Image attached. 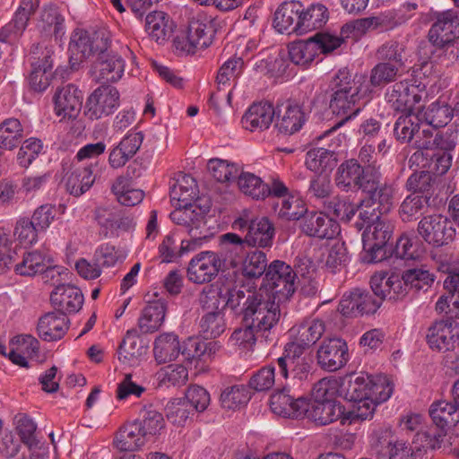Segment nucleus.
<instances>
[{"label": "nucleus", "mask_w": 459, "mask_h": 459, "mask_svg": "<svg viewBox=\"0 0 459 459\" xmlns=\"http://www.w3.org/2000/svg\"><path fill=\"white\" fill-rule=\"evenodd\" d=\"M417 113L421 122L427 123L434 128L446 126L453 117L452 108L448 105L437 101Z\"/></svg>", "instance_id": "nucleus-48"}, {"label": "nucleus", "mask_w": 459, "mask_h": 459, "mask_svg": "<svg viewBox=\"0 0 459 459\" xmlns=\"http://www.w3.org/2000/svg\"><path fill=\"white\" fill-rule=\"evenodd\" d=\"M331 385L332 383L329 380H320L315 387L316 400L309 403L306 399L303 416L319 426L330 424L337 420H341L342 424V420L347 413L341 403L330 398L333 394V392L330 394V390L333 389Z\"/></svg>", "instance_id": "nucleus-4"}, {"label": "nucleus", "mask_w": 459, "mask_h": 459, "mask_svg": "<svg viewBox=\"0 0 459 459\" xmlns=\"http://www.w3.org/2000/svg\"><path fill=\"white\" fill-rule=\"evenodd\" d=\"M394 224L387 218L376 216V221L367 226L362 240L376 242L377 246H385L392 237Z\"/></svg>", "instance_id": "nucleus-50"}, {"label": "nucleus", "mask_w": 459, "mask_h": 459, "mask_svg": "<svg viewBox=\"0 0 459 459\" xmlns=\"http://www.w3.org/2000/svg\"><path fill=\"white\" fill-rule=\"evenodd\" d=\"M425 90V85L418 82L416 79H404L387 88L385 98L394 110L412 112L415 106L421 101Z\"/></svg>", "instance_id": "nucleus-8"}, {"label": "nucleus", "mask_w": 459, "mask_h": 459, "mask_svg": "<svg viewBox=\"0 0 459 459\" xmlns=\"http://www.w3.org/2000/svg\"><path fill=\"white\" fill-rule=\"evenodd\" d=\"M168 15L163 12H152L145 19V30L157 42L164 41L171 32Z\"/></svg>", "instance_id": "nucleus-54"}, {"label": "nucleus", "mask_w": 459, "mask_h": 459, "mask_svg": "<svg viewBox=\"0 0 459 459\" xmlns=\"http://www.w3.org/2000/svg\"><path fill=\"white\" fill-rule=\"evenodd\" d=\"M375 445L380 452H384L386 449L389 459H418V455L411 445L403 440L395 439L392 430L389 429L379 431Z\"/></svg>", "instance_id": "nucleus-31"}, {"label": "nucleus", "mask_w": 459, "mask_h": 459, "mask_svg": "<svg viewBox=\"0 0 459 459\" xmlns=\"http://www.w3.org/2000/svg\"><path fill=\"white\" fill-rule=\"evenodd\" d=\"M375 173H369L356 159L344 160L336 170L335 185L342 191L353 188L363 192L364 186L369 182Z\"/></svg>", "instance_id": "nucleus-19"}, {"label": "nucleus", "mask_w": 459, "mask_h": 459, "mask_svg": "<svg viewBox=\"0 0 459 459\" xmlns=\"http://www.w3.org/2000/svg\"><path fill=\"white\" fill-rule=\"evenodd\" d=\"M296 273L290 265L281 260H274L267 268L265 277L270 287L273 299L280 307V303L289 300L296 291ZM267 298L271 299L265 291L259 290Z\"/></svg>", "instance_id": "nucleus-7"}, {"label": "nucleus", "mask_w": 459, "mask_h": 459, "mask_svg": "<svg viewBox=\"0 0 459 459\" xmlns=\"http://www.w3.org/2000/svg\"><path fill=\"white\" fill-rule=\"evenodd\" d=\"M246 238H242L236 233H226L220 237L221 254L226 260H230L232 265L240 263L247 254Z\"/></svg>", "instance_id": "nucleus-42"}, {"label": "nucleus", "mask_w": 459, "mask_h": 459, "mask_svg": "<svg viewBox=\"0 0 459 459\" xmlns=\"http://www.w3.org/2000/svg\"><path fill=\"white\" fill-rule=\"evenodd\" d=\"M197 185L195 178L189 175H183L174 186L170 196L178 200L179 205H187L195 200L197 195Z\"/></svg>", "instance_id": "nucleus-56"}, {"label": "nucleus", "mask_w": 459, "mask_h": 459, "mask_svg": "<svg viewBox=\"0 0 459 459\" xmlns=\"http://www.w3.org/2000/svg\"><path fill=\"white\" fill-rule=\"evenodd\" d=\"M380 179L381 174H375L370 181L366 183L363 193L368 195V199L362 200L360 204L366 208L377 204L379 214L385 215L394 207L396 188L391 183H381Z\"/></svg>", "instance_id": "nucleus-16"}, {"label": "nucleus", "mask_w": 459, "mask_h": 459, "mask_svg": "<svg viewBox=\"0 0 459 459\" xmlns=\"http://www.w3.org/2000/svg\"><path fill=\"white\" fill-rule=\"evenodd\" d=\"M435 274L426 265L408 268L403 272V279L411 290L427 291L435 281Z\"/></svg>", "instance_id": "nucleus-49"}, {"label": "nucleus", "mask_w": 459, "mask_h": 459, "mask_svg": "<svg viewBox=\"0 0 459 459\" xmlns=\"http://www.w3.org/2000/svg\"><path fill=\"white\" fill-rule=\"evenodd\" d=\"M167 312V302L156 299L148 302L138 319V327L142 333L157 331L163 324Z\"/></svg>", "instance_id": "nucleus-32"}, {"label": "nucleus", "mask_w": 459, "mask_h": 459, "mask_svg": "<svg viewBox=\"0 0 459 459\" xmlns=\"http://www.w3.org/2000/svg\"><path fill=\"white\" fill-rule=\"evenodd\" d=\"M233 228L247 230L245 238L247 246L267 247L273 244L274 227L266 217H257L250 221L238 218L233 222Z\"/></svg>", "instance_id": "nucleus-18"}, {"label": "nucleus", "mask_w": 459, "mask_h": 459, "mask_svg": "<svg viewBox=\"0 0 459 459\" xmlns=\"http://www.w3.org/2000/svg\"><path fill=\"white\" fill-rule=\"evenodd\" d=\"M405 47L397 40H388L383 43L376 52V57L381 62H386L397 66H403Z\"/></svg>", "instance_id": "nucleus-59"}, {"label": "nucleus", "mask_w": 459, "mask_h": 459, "mask_svg": "<svg viewBox=\"0 0 459 459\" xmlns=\"http://www.w3.org/2000/svg\"><path fill=\"white\" fill-rule=\"evenodd\" d=\"M418 232L429 245L442 247L448 245L454 239L455 230L446 216L433 214L425 216L420 221Z\"/></svg>", "instance_id": "nucleus-13"}, {"label": "nucleus", "mask_w": 459, "mask_h": 459, "mask_svg": "<svg viewBox=\"0 0 459 459\" xmlns=\"http://www.w3.org/2000/svg\"><path fill=\"white\" fill-rule=\"evenodd\" d=\"M219 297L225 302V308L241 317L244 327L236 329L230 336V342L240 348H252L256 333L271 330L281 317L279 306L263 292L243 290L237 286L222 285L217 289L209 286L202 292L200 301L210 307L209 300L218 301Z\"/></svg>", "instance_id": "nucleus-1"}, {"label": "nucleus", "mask_w": 459, "mask_h": 459, "mask_svg": "<svg viewBox=\"0 0 459 459\" xmlns=\"http://www.w3.org/2000/svg\"><path fill=\"white\" fill-rule=\"evenodd\" d=\"M147 352V346L143 344L135 333L127 331L117 349L118 359L128 366L137 365L143 356Z\"/></svg>", "instance_id": "nucleus-35"}, {"label": "nucleus", "mask_w": 459, "mask_h": 459, "mask_svg": "<svg viewBox=\"0 0 459 459\" xmlns=\"http://www.w3.org/2000/svg\"><path fill=\"white\" fill-rule=\"evenodd\" d=\"M317 53L316 42L312 38L292 42L289 46L290 58L298 65L307 66L314 61Z\"/></svg>", "instance_id": "nucleus-53"}, {"label": "nucleus", "mask_w": 459, "mask_h": 459, "mask_svg": "<svg viewBox=\"0 0 459 459\" xmlns=\"http://www.w3.org/2000/svg\"><path fill=\"white\" fill-rule=\"evenodd\" d=\"M16 429L22 443H24L32 455L38 453V455H46V447L39 443L36 436L37 425L27 415L20 414L16 416Z\"/></svg>", "instance_id": "nucleus-41"}, {"label": "nucleus", "mask_w": 459, "mask_h": 459, "mask_svg": "<svg viewBox=\"0 0 459 459\" xmlns=\"http://www.w3.org/2000/svg\"><path fill=\"white\" fill-rule=\"evenodd\" d=\"M434 183L435 178L430 171H415L408 178L405 188L410 192L421 193L423 195L429 196Z\"/></svg>", "instance_id": "nucleus-64"}, {"label": "nucleus", "mask_w": 459, "mask_h": 459, "mask_svg": "<svg viewBox=\"0 0 459 459\" xmlns=\"http://www.w3.org/2000/svg\"><path fill=\"white\" fill-rule=\"evenodd\" d=\"M224 267V258L219 252L203 251L188 263L186 277L195 284L212 281Z\"/></svg>", "instance_id": "nucleus-9"}, {"label": "nucleus", "mask_w": 459, "mask_h": 459, "mask_svg": "<svg viewBox=\"0 0 459 459\" xmlns=\"http://www.w3.org/2000/svg\"><path fill=\"white\" fill-rule=\"evenodd\" d=\"M160 385L166 386H181L188 380V371L183 365H169L158 372Z\"/></svg>", "instance_id": "nucleus-61"}, {"label": "nucleus", "mask_w": 459, "mask_h": 459, "mask_svg": "<svg viewBox=\"0 0 459 459\" xmlns=\"http://www.w3.org/2000/svg\"><path fill=\"white\" fill-rule=\"evenodd\" d=\"M329 19V12L325 5L320 3L312 4L301 12V20L298 30L300 34L321 29Z\"/></svg>", "instance_id": "nucleus-40"}, {"label": "nucleus", "mask_w": 459, "mask_h": 459, "mask_svg": "<svg viewBox=\"0 0 459 459\" xmlns=\"http://www.w3.org/2000/svg\"><path fill=\"white\" fill-rule=\"evenodd\" d=\"M420 119L418 113L405 112L401 115L394 126V134L401 143H409L420 136Z\"/></svg>", "instance_id": "nucleus-46"}, {"label": "nucleus", "mask_w": 459, "mask_h": 459, "mask_svg": "<svg viewBox=\"0 0 459 459\" xmlns=\"http://www.w3.org/2000/svg\"><path fill=\"white\" fill-rule=\"evenodd\" d=\"M393 391V385L385 376L364 373L349 376L342 384V393L354 405L347 411L342 425L371 419L377 405L387 401Z\"/></svg>", "instance_id": "nucleus-2"}, {"label": "nucleus", "mask_w": 459, "mask_h": 459, "mask_svg": "<svg viewBox=\"0 0 459 459\" xmlns=\"http://www.w3.org/2000/svg\"><path fill=\"white\" fill-rule=\"evenodd\" d=\"M270 407L274 414L298 419L303 416L306 410V398L302 396L294 398L290 394V389L283 387L271 395Z\"/></svg>", "instance_id": "nucleus-24"}, {"label": "nucleus", "mask_w": 459, "mask_h": 459, "mask_svg": "<svg viewBox=\"0 0 459 459\" xmlns=\"http://www.w3.org/2000/svg\"><path fill=\"white\" fill-rule=\"evenodd\" d=\"M221 297L218 301L215 299L209 300L210 307L203 305L204 308H214L204 315L200 320V333L204 339H215L219 337L226 329L224 314L219 309Z\"/></svg>", "instance_id": "nucleus-33"}, {"label": "nucleus", "mask_w": 459, "mask_h": 459, "mask_svg": "<svg viewBox=\"0 0 459 459\" xmlns=\"http://www.w3.org/2000/svg\"><path fill=\"white\" fill-rule=\"evenodd\" d=\"M274 209L278 216L286 221L302 219L307 212L303 201L293 195H288L286 198L281 199L274 206Z\"/></svg>", "instance_id": "nucleus-57"}, {"label": "nucleus", "mask_w": 459, "mask_h": 459, "mask_svg": "<svg viewBox=\"0 0 459 459\" xmlns=\"http://www.w3.org/2000/svg\"><path fill=\"white\" fill-rule=\"evenodd\" d=\"M364 82L362 76L352 78L347 69L339 70L333 77L326 91L329 93V108L333 114L343 116V118L332 130L339 128L359 114V100L368 92Z\"/></svg>", "instance_id": "nucleus-3"}, {"label": "nucleus", "mask_w": 459, "mask_h": 459, "mask_svg": "<svg viewBox=\"0 0 459 459\" xmlns=\"http://www.w3.org/2000/svg\"><path fill=\"white\" fill-rule=\"evenodd\" d=\"M52 50L45 48L42 50L40 45L32 48L30 54L31 71L29 76V82L35 91H44L50 84L52 78Z\"/></svg>", "instance_id": "nucleus-14"}, {"label": "nucleus", "mask_w": 459, "mask_h": 459, "mask_svg": "<svg viewBox=\"0 0 459 459\" xmlns=\"http://www.w3.org/2000/svg\"><path fill=\"white\" fill-rule=\"evenodd\" d=\"M218 23L212 16L198 12L190 20L187 32L202 49L208 48L214 39Z\"/></svg>", "instance_id": "nucleus-28"}, {"label": "nucleus", "mask_w": 459, "mask_h": 459, "mask_svg": "<svg viewBox=\"0 0 459 459\" xmlns=\"http://www.w3.org/2000/svg\"><path fill=\"white\" fill-rule=\"evenodd\" d=\"M426 340L432 351H454L459 347V326L451 320L436 321L429 327Z\"/></svg>", "instance_id": "nucleus-17"}, {"label": "nucleus", "mask_w": 459, "mask_h": 459, "mask_svg": "<svg viewBox=\"0 0 459 459\" xmlns=\"http://www.w3.org/2000/svg\"><path fill=\"white\" fill-rule=\"evenodd\" d=\"M120 106V93L110 84H101L87 98L86 115L91 120H98L114 114Z\"/></svg>", "instance_id": "nucleus-10"}, {"label": "nucleus", "mask_w": 459, "mask_h": 459, "mask_svg": "<svg viewBox=\"0 0 459 459\" xmlns=\"http://www.w3.org/2000/svg\"><path fill=\"white\" fill-rule=\"evenodd\" d=\"M69 326L70 320L66 315L56 310L46 313L39 319L37 331L43 341L56 342L66 334Z\"/></svg>", "instance_id": "nucleus-25"}, {"label": "nucleus", "mask_w": 459, "mask_h": 459, "mask_svg": "<svg viewBox=\"0 0 459 459\" xmlns=\"http://www.w3.org/2000/svg\"><path fill=\"white\" fill-rule=\"evenodd\" d=\"M430 196L409 195L402 202L399 213L403 221H410L420 214L428 206Z\"/></svg>", "instance_id": "nucleus-60"}, {"label": "nucleus", "mask_w": 459, "mask_h": 459, "mask_svg": "<svg viewBox=\"0 0 459 459\" xmlns=\"http://www.w3.org/2000/svg\"><path fill=\"white\" fill-rule=\"evenodd\" d=\"M165 410L168 420L177 426L185 425L190 415L194 413L191 404L182 398L168 403Z\"/></svg>", "instance_id": "nucleus-63"}, {"label": "nucleus", "mask_w": 459, "mask_h": 459, "mask_svg": "<svg viewBox=\"0 0 459 459\" xmlns=\"http://www.w3.org/2000/svg\"><path fill=\"white\" fill-rule=\"evenodd\" d=\"M146 435L138 420L123 426L114 440L115 446L120 451H134L143 446L146 442Z\"/></svg>", "instance_id": "nucleus-34"}, {"label": "nucleus", "mask_w": 459, "mask_h": 459, "mask_svg": "<svg viewBox=\"0 0 459 459\" xmlns=\"http://www.w3.org/2000/svg\"><path fill=\"white\" fill-rule=\"evenodd\" d=\"M55 113L64 119H74L79 115L82 104V93L74 84L58 88L54 95Z\"/></svg>", "instance_id": "nucleus-22"}, {"label": "nucleus", "mask_w": 459, "mask_h": 459, "mask_svg": "<svg viewBox=\"0 0 459 459\" xmlns=\"http://www.w3.org/2000/svg\"><path fill=\"white\" fill-rule=\"evenodd\" d=\"M15 272L23 276H33L39 273H45L46 277H53L55 267L48 266L47 257L39 251H31L24 254L22 262L15 264Z\"/></svg>", "instance_id": "nucleus-37"}, {"label": "nucleus", "mask_w": 459, "mask_h": 459, "mask_svg": "<svg viewBox=\"0 0 459 459\" xmlns=\"http://www.w3.org/2000/svg\"><path fill=\"white\" fill-rule=\"evenodd\" d=\"M50 301L57 312L76 313L83 304V295L80 289L70 284H61L51 292Z\"/></svg>", "instance_id": "nucleus-26"}, {"label": "nucleus", "mask_w": 459, "mask_h": 459, "mask_svg": "<svg viewBox=\"0 0 459 459\" xmlns=\"http://www.w3.org/2000/svg\"><path fill=\"white\" fill-rule=\"evenodd\" d=\"M303 4L299 1L282 3L274 13V27L281 33L295 32L300 34L298 30L301 20Z\"/></svg>", "instance_id": "nucleus-30"}, {"label": "nucleus", "mask_w": 459, "mask_h": 459, "mask_svg": "<svg viewBox=\"0 0 459 459\" xmlns=\"http://www.w3.org/2000/svg\"><path fill=\"white\" fill-rule=\"evenodd\" d=\"M275 110L268 101L253 103L241 118L243 128L250 132L263 131L271 126Z\"/></svg>", "instance_id": "nucleus-27"}, {"label": "nucleus", "mask_w": 459, "mask_h": 459, "mask_svg": "<svg viewBox=\"0 0 459 459\" xmlns=\"http://www.w3.org/2000/svg\"><path fill=\"white\" fill-rule=\"evenodd\" d=\"M248 388L244 385H235L225 388L220 397L223 408L236 410L245 406L250 400Z\"/></svg>", "instance_id": "nucleus-55"}, {"label": "nucleus", "mask_w": 459, "mask_h": 459, "mask_svg": "<svg viewBox=\"0 0 459 459\" xmlns=\"http://www.w3.org/2000/svg\"><path fill=\"white\" fill-rule=\"evenodd\" d=\"M238 186L240 191L255 200H264L268 197V184L264 183L258 176L242 172L238 177Z\"/></svg>", "instance_id": "nucleus-51"}, {"label": "nucleus", "mask_w": 459, "mask_h": 459, "mask_svg": "<svg viewBox=\"0 0 459 459\" xmlns=\"http://www.w3.org/2000/svg\"><path fill=\"white\" fill-rule=\"evenodd\" d=\"M401 68V66L379 61L370 71V85L377 88L395 82Z\"/></svg>", "instance_id": "nucleus-58"}, {"label": "nucleus", "mask_w": 459, "mask_h": 459, "mask_svg": "<svg viewBox=\"0 0 459 459\" xmlns=\"http://www.w3.org/2000/svg\"><path fill=\"white\" fill-rule=\"evenodd\" d=\"M273 362L278 368V377L284 380L291 377L305 382L310 380L313 376L312 355L296 342H287L281 355Z\"/></svg>", "instance_id": "nucleus-5"}, {"label": "nucleus", "mask_w": 459, "mask_h": 459, "mask_svg": "<svg viewBox=\"0 0 459 459\" xmlns=\"http://www.w3.org/2000/svg\"><path fill=\"white\" fill-rule=\"evenodd\" d=\"M428 38L433 46L451 49L450 54L457 59L458 53H455L454 45L459 39V13L452 9L437 13Z\"/></svg>", "instance_id": "nucleus-6"}, {"label": "nucleus", "mask_w": 459, "mask_h": 459, "mask_svg": "<svg viewBox=\"0 0 459 459\" xmlns=\"http://www.w3.org/2000/svg\"><path fill=\"white\" fill-rule=\"evenodd\" d=\"M24 137V128L18 118L9 117L0 123V147L2 150L15 149Z\"/></svg>", "instance_id": "nucleus-43"}, {"label": "nucleus", "mask_w": 459, "mask_h": 459, "mask_svg": "<svg viewBox=\"0 0 459 459\" xmlns=\"http://www.w3.org/2000/svg\"><path fill=\"white\" fill-rule=\"evenodd\" d=\"M125 72V60L117 54H102L94 66L95 80L102 84L117 82Z\"/></svg>", "instance_id": "nucleus-29"}, {"label": "nucleus", "mask_w": 459, "mask_h": 459, "mask_svg": "<svg viewBox=\"0 0 459 459\" xmlns=\"http://www.w3.org/2000/svg\"><path fill=\"white\" fill-rule=\"evenodd\" d=\"M130 167L127 168V171ZM111 192L117 196V201L125 206H134L139 204L144 193L141 189L131 187V177L128 175L118 176L111 186Z\"/></svg>", "instance_id": "nucleus-38"}, {"label": "nucleus", "mask_w": 459, "mask_h": 459, "mask_svg": "<svg viewBox=\"0 0 459 459\" xmlns=\"http://www.w3.org/2000/svg\"><path fill=\"white\" fill-rule=\"evenodd\" d=\"M210 205L202 208L195 203L186 206L180 205L179 208L174 210L170 213V219L178 226L184 227L188 235L190 241L195 246H201L203 241L206 239V236L200 230L204 226V215L209 212Z\"/></svg>", "instance_id": "nucleus-11"}, {"label": "nucleus", "mask_w": 459, "mask_h": 459, "mask_svg": "<svg viewBox=\"0 0 459 459\" xmlns=\"http://www.w3.org/2000/svg\"><path fill=\"white\" fill-rule=\"evenodd\" d=\"M381 306V299L375 293L355 288L343 293L338 311L344 316L356 317L364 314H374Z\"/></svg>", "instance_id": "nucleus-12"}, {"label": "nucleus", "mask_w": 459, "mask_h": 459, "mask_svg": "<svg viewBox=\"0 0 459 459\" xmlns=\"http://www.w3.org/2000/svg\"><path fill=\"white\" fill-rule=\"evenodd\" d=\"M299 227L307 236L320 239L333 238L340 230L338 222L323 212H307Z\"/></svg>", "instance_id": "nucleus-21"}, {"label": "nucleus", "mask_w": 459, "mask_h": 459, "mask_svg": "<svg viewBox=\"0 0 459 459\" xmlns=\"http://www.w3.org/2000/svg\"><path fill=\"white\" fill-rule=\"evenodd\" d=\"M95 181L92 165L74 169L65 182L66 190L74 196H80L88 191Z\"/></svg>", "instance_id": "nucleus-44"}, {"label": "nucleus", "mask_w": 459, "mask_h": 459, "mask_svg": "<svg viewBox=\"0 0 459 459\" xmlns=\"http://www.w3.org/2000/svg\"><path fill=\"white\" fill-rule=\"evenodd\" d=\"M306 120V114L298 103L287 100L277 107L275 127L284 135H291L299 132Z\"/></svg>", "instance_id": "nucleus-23"}, {"label": "nucleus", "mask_w": 459, "mask_h": 459, "mask_svg": "<svg viewBox=\"0 0 459 459\" xmlns=\"http://www.w3.org/2000/svg\"><path fill=\"white\" fill-rule=\"evenodd\" d=\"M64 17L58 8L53 4H45L40 12L39 27L46 35L55 37L57 41L65 33Z\"/></svg>", "instance_id": "nucleus-39"}, {"label": "nucleus", "mask_w": 459, "mask_h": 459, "mask_svg": "<svg viewBox=\"0 0 459 459\" xmlns=\"http://www.w3.org/2000/svg\"><path fill=\"white\" fill-rule=\"evenodd\" d=\"M385 272L376 273L370 279V287L372 292L381 299L390 300L403 299L409 293L410 288L405 284L403 275L400 277L395 273L387 276Z\"/></svg>", "instance_id": "nucleus-20"}, {"label": "nucleus", "mask_w": 459, "mask_h": 459, "mask_svg": "<svg viewBox=\"0 0 459 459\" xmlns=\"http://www.w3.org/2000/svg\"><path fill=\"white\" fill-rule=\"evenodd\" d=\"M266 255L262 251L247 254L243 262V274L247 278H259L267 271Z\"/></svg>", "instance_id": "nucleus-62"}, {"label": "nucleus", "mask_w": 459, "mask_h": 459, "mask_svg": "<svg viewBox=\"0 0 459 459\" xmlns=\"http://www.w3.org/2000/svg\"><path fill=\"white\" fill-rule=\"evenodd\" d=\"M195 246L188 239H181L180 247H178L174 235L169 234L164 237L159 246L160 256L164 263H171L180 257L184 253L195 249Z\"/></svg>", "instance_id": "nucleus-52"}, {"label": "nucleus", "mask_w": 459, "mask_h": 459, "mask_svg": "<svg viewBox=\"0 0 459 459\" xmlns=\"http://www.w3.org/2000/svg\"><path fill=\"white\" fill-rule=\"evenodd\" d=\"M316 357L323 370L335 372L349 361L347 342L341 338H325L320 343Z\"/></svg>", "instance_id": "nucleus-15"}, {"label": "nucleus", "mask_w": 459, "mask_h": 459, "mask_svg": "<svg viewBox=\"0 0 459 459\" xmlns=\"http://www.w3.org/2000/svg\"><path fill=\"white\" fill-rule=\"evenodd\" d=\"M178 336L172 333L160 334L154 342L153 354L159 364H164L175 360L180 354Z\"/></svg>", "instance_id": "nucleus-36"}, {"label": "nucleus", "mask_w": 459, "mask_h": 459, "mask_svg": "<svg viewBox=\"0 0 459 459\" xmlns=\"http://www.w3.org/2000/svg\"><path fill=\"white\" fill-rule=\"evenodd\" d=\"M337 163L334 152L325 148H314L306 154L307 168L316 173H329Z\"/></svg>", "instance_id": "nucleus-45"}, {"label": "nucleus", "mask_w": 459, "mask_h": 459, "mask_svg": "<svg viewBox=\"0 0 459 459\" xmlns=\"http://www.w3.org/2000/svg\"><path fill=\"white\" fill-rule=\"evenodd\" d=\"M325 331V322L321 319L305 320L299 325L298 336L292 342L304 347V351L314 345Z\"/></svg>", "instance_id": "nucleus-47"}]
</instances>
